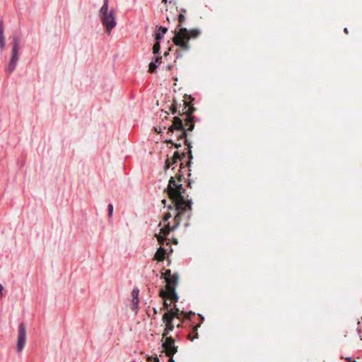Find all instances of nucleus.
Returning a JSON list of instances; mask_svg holds the SVG:
<instances>
[{"label": "nucleus", "mask_w": 362, "mask_h": 362, "mask_svg": "<svg viewBox=\"0 0 362 362\" xmlns=\"http://www.w3.org/2000/svg\"><path fill=\"white\" fill-rule=\"evenodd\" d=\"M192 100L193 98L187 94L180 101L173 98L170 110L173 114L177 113L179 115L173 117L172 124L168 127L167 133L170 137H175L177 141L174 142L172 139L165 140V143L171 144L178 148L182 146L179 141L184 139L185 144L189 148L190 158H192V146L187 139V134L194 128V117L192 115L195 111V108L192 104Z\"/></svg>", "instance_id": "1"}, {"label": "nucleus", "mask_w": 362, "mask_h": 362, "mask_svg": "<svg viewBox=\"0 0 362 362\" xmlns=\"http://www.w3.org/2000/svg\"><path fill=\"white\" fill-rule=\"evenodd\" d=\"M182 177V175H177V181L174 177H171L169 180L167 187L168 194L175 208V215L173 226L168 223L160 228V233L164 236H167L171 231L177 228L182 221H188L192 216V201L185 197V189L180 183Z\"/></svg>", "instance_id": "2"}, {"label": "nucleus", "mask_w": 362, "mask_h": 362, "mask_svg": "<svg viewBox=\"0 0 362 362\" xmlns=\"http://www.w3.org/2000/svg\"><path fill=\"white\" fill-rule=\"evenodd\" d=\"M200 33L201 32L198 29L188 30L185 28H181L178 31H175L173 41L175 45L179 46L182 50L187 51L190 48L188 40L191 38H197Z\"/></svg>", "instance_id": "3"}, {"label": "nucleus", "mask_w": 362, "mask_h": 362, "mask_svg": "<svg viewBox=\"0 0 362 362\" xmlns=\"http://www.w3.org/2000/svg\"><path fill=\"white\" fill-rule=\"evenodd\" d=\"M184 311H180L179 308L175 307L166 311L163 315L162 320L165 324V329L163 332V337H166L170 332L173 331L175 327L173 320L175 318L181 320Z\"/></svg>", "instance_id": "4"}, {"label": "nucleus", "mask_w": 362, "mask_h": 362, "mask_svg": "<svg viewBox=\"0 0 362 362\" xmlns=\"http://www.w3.org/2000/svg\"><path fill=\"white\" fill-rule=\"evenodd\" d=\"M100 18L103 26L105 28L106 33L110 34L116 25L114 11L110 10L108 14L101 16Z\"/></svg>", "instance_id": "5"}, {"label": "nucleus", "mask_w": 362, "mask_h": 362, "mask_svg": "<svg viewBox=\"0 0 362 362\" xmlns=\"http://www.w3.org/2000/svg\"><path fill=\"white\" fill-rule=\"evenodd\" d=\"M26 343V329L23 323H21L18 327L16 349L20 353L25 347Z\"/></svg>", "instance_id": "6"}, {"label": "nucleus", "mask_w": 362, "mask_h": 362, "mask_svg": "<svg viewBox=\"0 0 362 362\" xmlns=\"http://www.w3.org/2000/svg\"><path fill=\"white\" fill-rule=\"evenodd\" d=\"M161 278L165 281V287L168 288L172 286H177L178 285V275L175 273L172 274L170 269H165L164 272L161 274Z\"/></svg>", "instance_id": "7"}, {"label": "nucleus", "mask_w": 362, "mask_h": 362, "mask_svg": "<svg viewBox=\"0 0 362 362\" xmlns=\"http://www.w3.org/2000/svg\"><path fill=\"white\" fill-rule=\"evenodd\" d=\"M162 337L165 339L162 346L164 349L166 356H173L177 351V347L175 346V340L171 337H168V335L165 337L162 336Z\"/></svg>", "instance_id": "8"}, {"label": "nucleus", "mask_w": 362, "mask_h": 362, "mask_svg": "<svg viewBox=\"0 0 362 362\" xmlns=\"http://www.w3.org/2000/svg\"><path fill=\"white\" fill-rule=\"evenodd\" d=\"M176 287L177 286H172L168 288H160L159 291V296L163 299L168 298L174 303H177L179 298L175 291Z\"/></svg>", "instance_id": "9"}, {"label": "nucleus", "mask_w": 362, "mask_h": 362, "mask_svg": "<svg viewBox=\"0 0 362 362\" xmlns=\"http://www.w3.org/2000/svg\"><path fill=\"white\" fill-rule=\"evenodd\" d=\"M188 151H189V148H188ZM187 153L189 154V151H187V153H182V155L180 154V153L178 151H175L173 154V156L170 159V158L166 159L165 165V169L169 168L171 165L177 163V161L178 160H182L183 158H185L186 157ZM189 160L187 163V165H189L191 163L192 158H190V155H189Z\"/></svg>", "instance_id": "10"}, {"label": "nucleus", "mask_w": 362, "mask_h": 362, "mask_svg": "<svg viewBox=\"0 0 362 362\" xmlns=\"http://www.w3.org/2000/svg\"><path fill=\"white\" fill-rule=\"evenodd\" d=\"M20 49H12V54L8 63V65L6 67V71L11 74L16 69L17 65V62L18 61V54Z\"/></svg>", "instance_id": "11"}, {"label": "nucleus", "mask_w": 362, "mask_h": 362, "mask_svg": "<svg viewBox=\"0 0 362 362\" xmlns=\"http://www.w3.org/2000/svg\"><path fill=\"white\" fill-rule=\"evenodd\" d=\"M165 254H166L165 250L160 246L157 250L153 259L157 260L158 262H162L164 260V259L165 257Z\"/></svg>", "instance_id": "12"}, {"label": "nucleus", "mask_w": 362, "mask_h": 362, "mask_svg": "<svg viewBox=\"0 0 362 362\" xmlns=\"http://www.w3.org/2000/svg\"><path fill=\"white\" fill-rule=\"evenodd\" d=\"M200 327V323L196 325L195 326H194V327L192 328L191 332L187 335V337L189 339H190L191 341H193L195 339H197L198 337H199V334H198V328Z\"/></svg>", "instance_id": "13"}, {"label": "nucleus", "mask_w": 362, "mask_h": 362, "mask_svg": "<svg viewBox=\"0 0 362 362\" xmlns=\"http://www.w3.org/2000/svg\"><path fill=\"white\" fill-rule=\"evenodd\" d=\"M6 47L5 38L4 36V25L3 23L0 21V49L4 50Z\"/></svg>", "instance_id": "14"}, {"label": "nucleus", "mask_w": 362, "mask_h": 362, "mask_svg": "<svg viewBox=\"0 0 362 362\" xmlns=\"http://www.w3.org/2000/svg\"><path fill=\"white\" fill-rule=\"evenodd\" d=\"M155 38H156V42L153 47V53L157 54L159 52V50H160V40H161V36L160 35L159 33H156Z\"/></svg>", "instance_id": "15"}, {"label": "nucleus", "mask_w": 362, "mask_h": 362, "mask_svg": "<svg viewBox=\"0 0 362 362\" xmlns=\"http://www.w3.org/2000/svg\"><path fill=\"white\" fill-rule=\"evenodd\" d=\"M108 0H104L103 5L100 10V16L101 17L103 16L108 14Z\"/></svg>", "instance_id": "16"}, {"label": "nucleus", "mask_w": 362, "mask_h": 362, "mask_svg": "<svg viewBox=\"0 0 362 362\" xmlns=\"http://www.w3.org/2000/svg\"><path fill=\"white\" fill-rule=\"evenodd\" d=\"M20 42H21V39L19 38V37L17 35L13 36V41H12V45H13L12 49H20Z\"/></svg>", "instance_id": "17"}, {"label": "nucleus", "mask_w": 362, "mask_h": 362, "mask_svg": "<svg viewBox=\"0 0 362 362\" xmlns=\"http://www.w3.org/2000/svg\"><path fill=\"white\" fill-rule=\"evenodd\" d=\"M155 236L157 238L158 243L161 245H164L165 241L166 240V236H164L162 234H156Z\"/></svg>", "instance_id": "18"}, {"label": "nucleus", "mask_w": 362, "mask_h": 362, "mask_svg": "<svg viewBox=\"0 0 362 362\" xmlns=\"http://www.w3.org/2000/svg\"><path fill=\"white\" fill-rule=\"evenodd\" d=\"M168 31V29L165 27H159L157 33H160V35L161 36V38L163 37V35L166 33Z\"/></svg>", "instance_id": "19"}, {"label": "nucleus", "mask_w": 362, "mask_h": 362, "mask_svg": "<svg viewBox=\"0 0 362 362\" xmlns=\"http://www.w3.org/2000/svg\"><path fill=\"white\" fill-rule=\"evenodd\" d=\"M156 67H157V66H156V63L151 62L149 64V67H148V71L150 73H153L155 71Z\"/></svg>", "instance_id": "20"}, {"label": "nucleus", "mask_w": 362, "mask_h": 362, "mask_svg": "<svg viewBox=\"0 0 362 362\" xmlns=\"http://www.w3.org/2000/svg\"><path fill=\"white\" fill-rule=\"evenodd\" d=\"M186 18L185 15L180 13L178 16V21H179V26H181V25L185 22Z\"/></svg>", "instance_id": "21"}, {"label": "nucleus", "mask_w": 362, "mask_h": 362, "mask_svg": "<svg viewBox=\"0 0 362 362\" xmlns=\"http://www.w3.org/2000/svg\"><path fill=\"white\" fill-rule=\"evenodd\" d=\"M192 315H194V313L189 312V313H185L183 314L184 318L186 319H190Z\"/></svg>", "instance_id": "22"}, {"label": "nucleus", "mask_w": 362, "mask_h": 362, "mask_svg": "<svg viewBox=\"0 0 362 362\" xmlns=\"http://www.w3.org/2000/svg\"><path fill=\"white\" fill-rule=\"evenodd\" d=\"M107 209H108V216H109V217H110V216H112V213H113V206L110 204H108Z\"/></svg>", "instance_id": "23"}, {"label": "nucleus", "mask_w": 362, "mask_h": 362, "mask_svg": "<svg viewBox=\"0 0 362 362\" xmlns=\"http://www.w3.org/2000/svg\"><path fill=\"white\" fill-rule=\"evenodd\" d=\"M147 362H159V360L157 357H148Z\"/></svg>", "instance_id": "24"}, {"label": "nucleus", "mask_w": 362, "mask_h": 362, "mask_svg": "<svg viewBox=\"0 0 362 362\" xmlns=\"http://www.w3.org/2000/svg\"><path fill=\"white\" fill-rule=\"evenodd\" d=\"M132 298H136L139 296V290L138 289H134L132 293Z\"/></svg>", "instance_id": "25"}, {"label": "nucleus", "mask_w": 362, "mask_h": 362, "mask_svg": "<svg viewBox=\"0 0 362 362\" xmlns=\"http://www.w3.org/2000/svg\"><path fill=\"white\" fill-rule=\"evenodd\" d=\"M170 306V303H168L167 302V300H166V298H165L164 301H163V307H164V308H165L167 310V311H168V310H170L169 309Z\"/></svg>", "instance_id": "26"}, {"label": "nucleus", "mask_w": 362, "mask_h": 362, "mask_svg": "<svg viewBox=\"0 0 362 362\" xmlns=\"http://www.w3.org/2000/svg\"><path fill=\"white\" fill-rule=\"evenodd\" d=\"M172 217V215L170 212L167 213L165 214L163 218V221L165 222V221H167L170 218Z\"/></svg>", "instance_id": "27"}, {"label": "nucleus", "mask_w": 362, "mask_h": 362, "mask_svg": "<svg viewBox=\"0 0 362 362\" xmlns=\"http://www.w3.org/2000/svg\"><path fill=\"white\" fill-rule=\"evenodd\" d=\"M161 59H162L161 57H156L155 58V62L154 63H156V64H160V63H161Z\"/></svg>", "instance_id": "28"}, {"label": "nucleus", "mask_w": 362, "mask_h": 362, "mask_svg": "<svg viewBox=\"0 0 362 362\" xmlns=\"http://www.w3.org/2000/svg\"><path fill=\"white\" fill-rule=\"evenodd\" d=\"M139 298H134L132 299V303H133L134 305H137L139 304Z\"/></svg>", "instance_id": "29"}, {"label": "nucleus", "mask_w": 362, "mask_h": 362, "mask_svg": "<svg viewBox=\"0 0 362 362\" xmlns=\"http://www.w3.org/2000/svg\"><path fill=\"white\" fill-rule=\"evenodd\" d=\"M4 289L3 286L0 284V296H3L2 291Z\"/></svg>", "instance_id": "30"}, {"label": "nucleus", "mask_w": 362, "mask_h": 362, "mask_svg": "<svg viewBox=\"0 0 362 362\" xmlns=\"http://www.w3.org/2000/svg\"><path fill=\"white\" fill-rule=\"evenodd\" d=\"M346 360L347 362H356V361H353L351 358H346Z\"/></svg>", "instance_id": "31"}, {"label": "nucleus", "mask_w": 362, "mask_h": 362, "mask_svg": "<svg viewBox=\"0 0 362 362\" xmlns=\"http://www.w3.org/2000/svg\"><path fill=\"white\" fill-rule=\"evenodd\" d=\"M199 317L200 319V322H202L204 321V317L201 315H199Z\"/></svg>", "instance_id": "32"}, {"label": "nucleus", "mask_w": 362, "mask_h": 362, "mask_svg": "<svg viewBox=\"0 0 362 362\" xmlns=\"http://www.w3.org/2000/svg\"><path fill=\"white\" fill-rule=\"evenodd\" d=\"M169 357H170L169 362H175V361L173 358V356H169Z\"/></svg>", "instance_id": "33"}, {"label": "nucleus", "mask_w": 362, "mask_h": 362, "mask_svg": "<svg viewBox=\"0 0 362 362\" xmlns=\"http://www.w3.org/2000/svg\"><path fill=\"white\" fill-rule=\"evenodd\" d=\"M180 326H181V322H177V324H176V327H180Z\"/></svg>", "instance_id": "34"}, {"label": "nucleus", "mask_w": 362, "mask_h": 362, "mask_svg": "<svg viewBox=\"0 0 362 362\" xmlns=\"http://www.w3.org/2000/svg\"><path fill=\"white\" fill-rule=\"evenodd\" d=\"M173 243H174V244H177V243H178V241H177V239H174V240H173Z\"/></svg>", "instance_id": "35"}, {"label": "nucleus", "mask_w": 362, "mask_h": 362, "mask_svg": "<svg viewBox=\"0 0 362 362\" xmlns=\"http://www.w3.org/2000/svg\"><path fill=\"white\" fill-rule=\"evenodd\" d=\"M184 167H185V166H184V163L182 162V163H180V168H184Z\"/></svg>", "instance_id": "36"}, {"label": "nucleus", "mask_w": 362, "mask_h": 362, "mask_svg": "<svg viewBox=\"0 0 362 362\" xmlns=\"http://www.w3.org/2000/svg\"><path fill=\"white\" fill-rule=\"evenodd\" d=\"M165 202H166L165 199H163V200H162V203H163V204H165Z\"/></svg>", "instance_id": "37"}, {"label": "nucleus", "mask_w": 362, "mask_h": 362, "mask_svg": "<svg viewBox=\"0 0 362 362\" xmlns=\"http://www.w3.org/2000/svg\"><path fill=\"white\" fill-rule=\"evenodd\" d=\"M344 32H345L346 34L348 33V30H347V28H345V29H344Z\"/></svg>", "instance_id": "38"}, {"label": "nucleus", "mask_w": 362, "mask_h": 362, "mask_svg": "<svg viewBox=\"0 0 362 362\" xmlns=\"http://www.w3.org/2000/svg\"><path fill=\"white\" fill-rule=\"evenodd\" d=\"M168 0H162L163 3H166Z\"/></svg>", "instance_id": "39"}, {"label": "nucleus", "mask_w": 362, "mask_h": 362, "mask_svg": "<svg viewBox=\"0 0 362 362\" xmlns=\"http://www.w3.org/2000/svg\"><path fill=\"white\" fill-rule=\"evenodd\" d=\"M132 362H135V361H132Z\"/></svg>", "instance_id": "40"}]
</instances>
